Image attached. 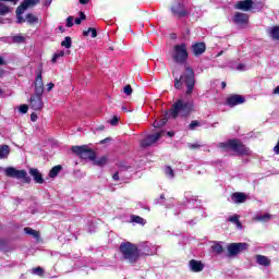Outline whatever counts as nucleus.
Masks as SVG:
<instances>
[{"label": "nucleus", "mask_w": 279, "mask_h": 279, "mask_svg": "<svg viewBox=\"0 0 279 279\" xmlns=\"http://www.w3.org/2000/svg\"><path fill=\"white\" fill-rule=\"evenodd\" d=\"M185 86V99H178L170 109V117L178 119V117H189L195 110V104L191 99L193 90H195V71L191 66L185 65L184 73L178 78H174V88L178 90ZM187 99V100H186Z\"/></svg>", "instance_id": "nucleus-1"}, {"label": "nucleus", "mask_w": 279, "mask_h": 279, "mask_svg": "<svg viewBox=\"0 0 279 279\" xmlns=\"http://www.w3.org/2000/svg\"><path fill=\"white\" fill-rule=\"evenodd\" d=\"M120 254L123 260H126V263H130L131 265H134V263H137L138 258H141L138 247L131 242H124L120 244Z\"/></svg>", "instance_id": "nucleus-2"}, {"label": "nucleus", "mask_w": 279, "mask_h": 279, "mask_svg": "<svg viewBox=\"0 0 279 279\" xmlns=\"http://www.w3.org/2000/svg\"><path fill=\"white\" fill-rule=\"evenodd\" d=\"M218 147L222 149V151L232 150L236 151V154H240L241 156H250V154H252V150L245 147V145H242V143L238 140H230L228 142L219 143Z\"/></svg>", "instance_id": "nucleus-3"}, {"label": "nucleus", "mask_w": 279, "mask_h": 279, "mask_svg": "<svg viewBox=\"0 0 279 279\" xmlns=\"http://www.w3.org/2000/svg\"><path fill=\"white\" fill-rule=\"evenodd\" d=\"M189 58V51L186 50V44L175 45L172 52V59L177 64H184Z\"/></svg>", "instance_id": "nucleus-4"}, {"label": "nucleus", "mask_w": 279, "mask_h": 279, "mask_svg": "<svg viewBox=\"0 0 279 279\" xmlns=\"http://www.w3.org/2000/svg\"><path fill=\"white\" fill-rule=\"evenodd\" d=\"M4 174L7 175V178H15V180H22L25 184H29V182H32V178L27 175V171L16 170V168L14 167L5 168Z\"/></svg>", "instance_id": "nucleus-5"}, {"label": "nucleus", "mask_w": 279, "mask_h": 279, "mask_svg": "<svg viewBox=\"0 0 279 279\" xmlns=\"http://www.w3.org/2000/svg\"><path fill=\"white\" fill-rule=\"evenodd\" d=\"M73 154H76L80 158L83 160H95L97 158V155L94 153L93 149L88 148V146H72Z\"/></svg>", "instance_id": "nucleus-6"}, {"label": "nucleus", "mask_w": 279, "mask_h": 279, "mask_svg": "<svg viewBox=\"0 0 279 279\" xmlns=\"http://www.w3.org/2000/svg\"><path fill=\"white\" fill-rule=\"evenodd\" d=\"M250 247V244L247 243H243V242H239V243H230L227 246V252H228V256L229 258H232L234 256H238V254H241L243 252H246V250Z\"/></svg>", "instance_id": "nucleus-7"}, {"label": "nucleus", "mask_w": 279, "mask_h": 279, "mask_svg": "<svg viewBox=\"0 0 279 279\" xmlns=\"http://www.w3.org/2000/svg\"><path fill=\"white\" fill-rule=\"evenodd\" d=\"M45 107L43 102V94H34L29 98V108L35 111H40Z\"/></svg>", "instance_id": "nucleus-8"}, {"label": "nucleus", "mask_w": 279, "mask_h": 279, "mask_svg": "<svg viewBox=\"0 0 279 279\" xmlns=\"http://www.w3.org/2000/svg\"><path fill=\"white\" fill-rule=\"evenodd\" d=\"M165 134L163 131L151 134V135H147L144 140H142L141 142V146L142 147H151V145H154V143H158V141H160L161 136Z\"/></svg>", "instance_id": "nucleus-9"}, {"label": "nucleus", "mask_w": 279, "mask_h": 279, "mask_svg": "<svg viewBox=\"0 0 279 279\" xmlns=\"http://www.w3.org/2000/svg\"><path fill=\"white\" fill-rule=\"evenodd\" d=\"M171 12L173 16H178L179 19H182L184 16L189 15V11L184 8V3L178 1L174 2L171 7Z\"/></svg>", "instance_id": "nucleus-10"}, {"label": "nucleus", "mask_w": 279, "mask_h": 279, "mask_svg": "<svg viewBox=\"0 0 279 279\" xmlns=\"http://www.w3.org/2000/svg\"><path fill=\"white\" fill-rule=\"evenodd\" d=\"M45 93V83L43 82V68L37 72L35 80V94L43 95Z\"/></svg>", "instance_id": "nucleus-11"}, {"label": "nucleus", "mask_w": 279, "mask_h": 279, "mask_svg": "<svg viewBox=\"0 0 279 279\" xmlns=\"http://www.w3.org/2000/svg\"><path fill=\"white\" fill-rule=\"evenodd\" d=\"M227 104L231 108H234V106H241V104H245V97L242 95H232L227 98Z\"/></svg>", "instance_id": "nucleus-12"}, {"label": "nucleus", "mask_w": 279, "mask_h": 279, "mask_svg": "<svg viewBox=\"0 0 279 279\" xmlns=\"http://www.w3.org/2000/svg\"><path fill=\"white\" fill-rule=\"evenodd\" d=\"M252 5H254L252 0L239 1L235 3V10H243V12H247L252 10Z\"/></svg>", "instance_id": "nucleus-13"}, {"label": "nucleus", "mask_w": 279, "mask_h": 279, "mask_svg": "<svg viewBox=\"0 0 279 279\" xmlns=\"http://www.w3.org/2000/svg\"><path fill=\"white\" fill-rule=\"evenodd\" d=\"M247 21H250L247 14L239 12L234 14L233 22L236 23V25H245L247 24Z\"/></svg>", "instance_id": "nucleus-14"}, {"label": "nucleus", "mask_w": 279, "mask_h": 279, "mask_svg": "<svg viewBox=\"0 0 279 279\" xmlns=\"http://www.w3.org/2000/svg\"><path fill=\"white\" fill-rule=\"evenodd\" d=\"M190 269L194 271V274H199V271H204V264L199 260L191 259Z\"/></svg>", "instance_id": "nucleus-15"}, {"label": "nucleus", "mask_w": 279, "mask_h": 279, "mask_svg": "<svg viewBox=\"0 0 279 279\" xmlns=\"http://www.w3.org/2000/svg\"><path fill=\"white\" fill-rule=\"evenodd\" d=\"M233 204H244L247 201V195L241 192H235L231 195Z\"/></svg>", "instance_id": "nucleus-16"}, {"label": "nucleus", "mask_w": 279, "mask_h": 279, "mask_svg": "<svg viewBox=\"0 0 279 279\" xmlns=\"http://www.w3.org/2000/svg\"><path fill=\"white\" fill-rule=\"evenodd\" d=\"M192 51L194 56H202L204 51H206V44L204 43H197L192 46Z\"/></svg>", "instance_id": "nucleus-17"}, {"label": "nucleus", "mask_w": 279, "mask_h": 279, "mask_svg": "<svg viewBox=\"0 0 279 279\" xmlns=\"http://www.w3.org/2000/svg\"><path fill=\"white\" fill-rule=\"evenodd\" d=\"M29 174L34 178V180L37 184H44L45 183V179H43V174L40 173V171H38V169L32 168L29 170Z\"/></svg>", "instance_id": "nucleus-18"}, {"label": "nucleus", "mask_w": 279, "mask_h": 279, "mask_svg": "<svg viewBox=\"0 0 279 279\" xmlns=\"http://www.w3.org/2000/svg\"><path fill=\"white\" fill-rule=\"evenodd\" d=\"M210 252L215 254V256H219V254H223V246L219 242H214L210 246Z\"/></svg>", "instance_id": "nucleus-19"}, {"label": "nucleus", "mask_w": 279, "mask_h": 279, "mask_svg": "<svg viewBox=\"0 0 279 279\" xmlns=\"http://www.w3.org/2000/svg\"><path fill=\"white\" fill-rule=\"evenodd\" d=\"M10 156V146L0 145V160H5Z\"/></svg>", "instance_id": "nucleus-20"}, {"label": "nucleus", "mask_w": 279, "mask_h": 279, "mask_svg": "<svg viewBox=\"0 0 279 279\" xmlns=\"http://www.w3.org/2000/svg\"><path fill=\"white\" fill-rule=\"evenodd\" d=\"M256 260L258 265H262L263 267H269V265H271V260H269L265 255H257Z\"/></svg>", "instance_id": "nucleus-21"}, {"label": "nucleus", "mask_w": 279, "mask_h": 279, "mask_svg": "<svg viewBox=\"0 0 279 279\" xmlns=\"http://www.w3.org/2000/svg\"><path fill=\"white\" fill-rule=\"evenodd\" d=\"M267 32L274 40H279V26L270 27Z\"/></svg>", "instance_id": "nucleus-22"}, {"label": "nucleus", "mask_w": 279, "mask_h": 279, "mask_svg": "<svg viewBox=\"0 0 279 279\" xmlns=\"http://www.w3.org/2000/svg\"><path fill=\"white\" fill-rule=\"evenodd\" d=\"M25 8L23 7H20L16 9V17H17V23L21 24V23H25V19H23V12H25Z\"/></svg>", "instance_id": "nucleus-23"}, {"label": "nucleus", "mask_w": 279, "mask_h": 279, "mask_svg": "<svg viewBox=\"0 0 279 279\" xmlns=\"http://www.w3.org/2000/svg\"><path fill=\"white\" fill-rule=\"evenodd\" d=\"M131 221L133 223H138L140 226H145V223H147L146 219H144L141 216H136V215L131 216Z\"/></svg>", "instance_id": "nucleus-24"}, {"label": "nucleus", "mask_w": 279, "mask_h": 279, "mask_svg": "<svg viewBox=\"0 0 279 279\" xmlns=\"http://www.w3.org/2000/svg\"><path fill=\"white\" fill-rule=\"evenodd\" d=\"M24 232L26 234H29L31 236H33L34 239H40V233L29 227L24 228Z\"/></svg>", "instance_id": "nucleus-25"}, {"label": "nucleus", "mask_w": 279, "mask_h": 279, "mask_svg": "<svg viewBox=\"0 0 279 279\" xmlns=\"http://www.w3.org/2000/svg\"><path fill=\"white\" fill-rule=\"evenodd\" d=\"M255 221H262V223H267L268 221H271V215L265 214L256 216Z\"/></svg>", "instance_id": "nucleus-26"}, {"label": "nucleus", "mask_w": 279, "mask_h": 279, "mask_svg": "<svg viewBox=\"0 0 279 279\" xmlns=\"http://www.w3.org/2000/svg\"><path fill=\"white\" fill-rule=\"evenodd\" d=\"M26 22L28 25H36L38 23V17L32 13L26 14Z\"/></svg>", "instance_id": "nucleus-27"}, {"label": "nucleus", "mask_w": 279, "mask_h": 279, "mask_svg": "<svg viewBox=\"0 0 279 279\" xmlns=\"http://www.w3.org/2000/svg\"><path fill=\"white\" fill-rule=\"evenodd\" d=\"M38 1H40V0H24L22 2V4L20 5V8H24V10H27V8H29V5H36V3H38Z\"/></svg>", "instance_id": "nucleus-28"}, {"label": "nucleus", "mask_w": 279, "mask_h": 279, "mask_svg": "<svg viewBox=\"0 0 279 279\" xmlns=\"http://www.w3.org/2000/svg\"><path fill=\"white\" fill-rule=\"evenodd\" d=\"M62 171V166H54L50 171H49V178H56L58 173Z\"/></svg>", "instance_id": "nucleus-29"}, {"label": "nucleus", "mask_w": 279, "mask_h": 279, "mask_svg": "<svg viewBox=\"0 0 279 279\" xmlns=\"http://www.w3.org/2000/svg\"><path fill=\"white\" fill-rule=\"evenodd\" d=\"M168 119L167 116H163V118H161L160 120H155L153 123L154 128H162V125H165L167 123Z\"/></svg>", "instance_id": "nucleus-30"}, {"label": "nucleus", "mask_w": 279, "mask_h": 279, "mask_svg": "<svg viewBox=\"0 0 279 279\" xmlns=\"http://www.w3.org/2000/svg\"><path fill=\"white\" fill-rule=\"evenodd\" d=\"M31 274H33L34 276H39L40 278H43L45 276V269H43V267H36L33 268Z\"/></svg>", "instance_id": "nucleus-31"}, {"label": "nucleus", "mask_w": 279, "mask_h": 279, "mask_svg": "<svg viewBox=\"0 0 279 279\" xmlns=\"http://www.w3.org/2000/svg\"><path fill=\"white\" fill-rule=\"evenodd\" d=\"M92 162H94V165H96L97 167H104V165L108 162V158L100 157L99 159H94Z\"/></svg>", "instance_id": "nucleus-32"}, {"label": "nucleus", "mask_w": 279, "mask_h": 279, "mask_svg": "<svg viewBox=\"0 0 279 279\" xmlns=\"http://www.w3.org/2000/svg\"><path fill=\"white\" fill-rule=\"evenodd\" d=\"M10 7L5 5V3L0 2V16H5V14H9Z\"/></svg>", "instance_id": "nucleus-33"}, {"label": "nucleus", "mask_w": 279, "mask_h": 279, "mask_svg": "<svg viewBox=\"0 0 279 279\" xmlns=\"http://www.w3.org/2000/svg\"><path fill=\"white\" fill-rule=\"evenodd\" d=\"M12 43H15L16 45H21V44L25 43V36L15 35L12 37Z\"/></svg>", "instance_id": "nucleus-34"}, {"label": "nucleus", "mask_w": 279, "mask_h": 279, "mask_svg": "<svg viewBox=\"0 0 279 279\" xmlns=\"http://www.w3.org/2000/svg\"><path fill=\"white\" fill-rule=\"evenodd\" d=\"M165 174L167 178H170V180H173L175 178V173L173 172V169L169 166L165 168Z\"/></svg>", "instance_id": "nucleus-35"}, {"label": "nucleus", "mask_w": 279, "mask_h": 279, "mask_svg": "<svg viewBox=\"0 0 279 279\" xmlns=\"http://www.w3.org/2000/svg\"><path fill=\"white\" fill-rule=\"evenodd\" d=\"M92 35V38H97V29L89 27L87 31L83 33V36Z\"/></svg>", "instance_id": "nucleus-36"}, {"label": "nucleus", "mask_w": 279, "mask_h": 279, "mask_svg": "<svg viewBox=\"0 0 279 279\" xmlns=\"http://www.w3.org/2000/svg\"><path fill=\"white\" fill-rule=\"evenodd\" d=\"M72 40L71 37H65L61 43V47H65V49H71Z\"/></svg>", "instance_id": "nucleus-37"}, {"label": "nucleus", "mask_w": 279, "mask_h": 279, "mask_svg": "<svg viewBox=\"0 0 279 279\" xmlns=\"http://www.w3.org/2000/svg\"><path fill=\"white\" fill-rule=\"evenodd\" d=\"M228 221H230L231 223H235L238 226V228H241V221L239 220L238 215H233V216L229 217Z\"/></svg>", "instance_id": "nucleus-38"}, {"label": "nucleus", "mask_w": 279, "mask_h": 279, "mask_svg": "<svg viewBox=\"0 0 279 279\" xmlns=\"http://www.w3.org/2000/svg\"><path fill=\"white\" fill-rule=\"evenodd\" d=\"M59 58H64V50H61V51L54 53V56L52 58L53 64H56V62H58Z\"/></svg>", "instance_id": "nucleus-39"}, {"label": "nucleus", "mask_w": 279, "mask_h": 279, "mask_svg": "<svg viewBox=\"0 0 279 279\" xmlns=\"http://www.w3.org/2000/svg\"><path fill=\"white\" fill-rule=\"evenodd\" d=\"M121 175H123V171H118V172H116L113 175H112V178H113V180L116 181V182H119V180H123V177H121Z\"/></svg>", "instance_id": "nucleus-40"}, {"label": "nucleus", "mask_w": 279, "mask_h": 279, "mask_svg": "<svg viewBox=\"0 0 279 279\" xmlns=\"http://www.w3.org/2000/svg\"><path fill=\"white\" fill-rule=\"evenodd\" d=\"M86 19V15L84 13H80V17L75 19L74 23L76 25H81L82 24V21H84Z\"/></svg>", "instance_id": "nucleus-41"}, {"label": "nucleus", "mask_w": 279, "mask_h": 279, "mask_svg": "<svg viewBox=\"0 0 279 279\" xmlns=\"http://www.w3.org/2000/svg\"><path fill=\"white\" fill-rule=\"evenodd\" d=\"M199 125H202V124L199 123V121L194 120V121H192V122L190 123L189 130H195V128H199Z\"/></svg>", "instance_id": "nucleus-42"}, {"label": "nucleus", "mask_w": 279, "mask_h": 279, "mask_svg": "<svg viewBox=\"0 0 279 279\" xmlns=\"http://www.w3.org/2000/svg\"><path fill=\"white\" fill-rule=\"evenodd\" d=\"M20 112L22 114H27V110H29V106L27 105H21L20 108H19Z\"/></svg>", "instance_id": "nucleus-43"}, {"label": "nucleus", "mask_w": 279, "mask_h": 279, "mask_svg": "<svg viewBox=\"0 0 279 279\" xmlns=\"http://www.w3.org/2000/svg\"><path fill=\"white\" fill-rule=\"evenodd\" d=\"M123 94L128 96L132 95V85L124 86Z\"/></svg>", "instance_id": "nucleus-44"}, {"label": "nucleus", "mask_w": 279, "mask_h": 279, "mask_svg": "<svg viewBox=\"0 0 279 279\" xmlns=\"http://www.w3.org/2000/svg\"><path fill=\"white\" fill-rule=\"evenodd\" d=\"M66 27H73V16L66 19Z\"/></svg>", "instance_id": "nucleus-45"}, {"label": "nucleus", "mask_w": 279, "mask_h": 279, "mask_svg": "<svg viewBox=\"0 0 279 279\" xmlns=\"http://www.w3.org/2000/svg\"><path fill=\"white\" fill-rule=\"evenodd\" d=\"M235 69H236V71H245L246 66L244 63H239Z\"/></svg>", "instance_id": "nucleus-46"}, {"label": "nucleus", "mask_w": 279, "mask_h": 279, "mask_svg": "<svg viewBox=\"0 0 279 279\" xmlns=\"http://www.w3.org/2000/svg\"><path fill=\"white\" fill-rule=\"evenodd\" d=\"M117 123H119V118L113 117V118L110 120V125H117Z\"/></svg>", "instance_id": "nucleus-47"}, {"label": "nucleus", "mask_w": 279, "mask_h": 279, "mask_svg": "<svg viewBox=\"0 0 279 279\" xmlns=\"http://www.w3.org/2000/svg\"><path fill=\"white\" fill-rule=\"evenodd\" d=\"M143 254H145L146 256H151V254H154V252H153V251L147 250V246H145V247H144V252H143Z\"/></svg>", "instance_id": "nucleus-48"}, {"label": "nucleus", "mask_w": 279, "mask_h": 279, "mask_svg": "<svg viewBox=\"0 0 279 279\" xmlns=\"http://www.w3.org/2000/svg\"><path fill=\"white\" fill-rule=\"evenodd\" d=\"M3 64H5V60L3 59V57H0V66H3ZM3 74V71L0 70V77Z\"/></svg>", "instance_id": "nucleus-49"}, {"label": "nucleus", "mask_w": 279, "mask_h": 279, "mask_svg": "<svg viewBox=\"0 0 279 279\" xmlns=\"http://www.w3.org/2000/svg\"><path fill=\"white\" fill-rule=\"evenodd\" d=\"M31 121L36 122L38 121V116L36 113L31 114Z\"/></svg>", "instance_id": "nucleus-50"}, {"label": "nucleus", "mask_w": 279, "mask_h": 279, "mask_svg": "<svg viewBox=\"0 0 279 279\" xmlns=\"http://www.w3.org/2000/svg\"><path fill=\"white\" fill-rule=\"evenodd\" d=\"M190 149H199V144H189Z\"/></svg>", "instance_id": "nucleus-51"}, {"label": "nucleus", "mask_w": 279, "mask_h": 279, "mask_svg": "<svg viewBox=\"0 0 279 279\" xmlns=\"http://www.w3.org/2000/svg\"><path fill=\"white\" fill-rule=\"evenodd\" d=\"M161 199H165V194H161L160 197L155 201L156 204H162Z\"/></svg>", "instance_id": "nucleus-52"}, {"label": "nucleus", "mask_w": 279, "mask_h": 279, "mask_svg": "<svg viewBox=\"0 0 279 279\" xmlns=\"http://www.w3.org/2000/svg\"><path fill=\"white\" fill-rule=\"evenodd\" d=\"M53 83H48L47 84V90H53Z\"/></svg>", "instance_id": "nucleus-53"}, {"label": "nucleus", "mask_w": 279, "mask_h": 279, "mask_svg": "<svg viewBox=\"0 0 279 279\" xmlns=\"http://www.w3.org/2000/svg\"><path fill=\"white\" fill-rule=\"evenodd\" d=\"M0 1H9L10 3H13V5H16V2H17L19 0H0Z\"/></svg>", "instance_id": "nucleus-54"}, {"label": "nucleus", "mask_w": 279, "mask_h": 279, "mask_svg": "<svg viewBox=\"0 0 279 279\" xmlns=\"http://www.w3.org/2000/svg\"><path fill=\"white\" fill-rule=\"evenodd\" d=\"M274 95H279V85L274 89Z\"/></svg>", "instance_id": "nucleus-55"}, {"label": "nucleus", "mask_w": 279, "mask_h": 279, "mask_svg": "<svg viewBox=\"0 0 279 279\" xmlns=\"http://www.w3.org/2000/svg\"><path fill=\"white\" fill-rule=\"evenodd\" d=\"M82 5H86L88 3V0H78Z\"/></svg>", "instance_id": "nucleus-56"}, {"label": "nucleus", "mask_w": 279, "mask_h": 279, "mask_svg": "<svg viewBox=\"0 0 279 279\" xmlns=\"http://www.w3.org/2000/svg\"><path fill=\"white\" fill-rule=\"evenodd\" d=\"M226 86H227L226 82H222L221 83V88H226Z\"/></svg>", "instance_id": "nucleus-57"}, {"label": "nucleus", "mask_w": 279, "mask_h": 279, "mask_svg": "<svg viewBox=\"0 0 279 279\" xmlns=\"http://www.w3.org/2000/svg\"><path fill=\"white\" fill-rule=\"evenodd\" d=\"M107 141H110V138L102 140L100 143L104 144V143H106Z\"/></svg>", "instance_id": "nucleus-58"}, {"label": "nucleus", "mask_w": 279, "mask_h": 279, "mask_svg": "<svg viewBox=\"0 0 279 279\" xmlns=\"http://www.w3.org/2000/svg\"><path fill=\"white\" fill-rule=\"evenodd\" d=\"M167 134H168V136H173V133H171V132H168Z\"/></svg>", "instance_id": "nucleus-59"}, {"label": "nucleus", "mask_w": 279, "mask_h": 279, "mask_svg": "<svg viewBox=\"0 0 279 279\" xmlns=\"http://www.w3.org/2000/svg\"><path fill=\"white\" fill-rule=\"evenodd\" d=\"M3 95V90L2 89H0V97Z\"/></svg>", "instance_id": "nucleus-60"}, {"label": "nucleus", "mask_w": 279, "mask_h": 279, "mask_svg": "<svg viewBox=\"0 0 279 279\" xmlns=\"http://www.w3.org/2000/svg\"><path fill=\"white\" fill-rule=\"evenodd\" d=\"M122 110H125V108L123 107Z\"/></svg>", "instance_id": "nucleus-61"}]
</instances>
